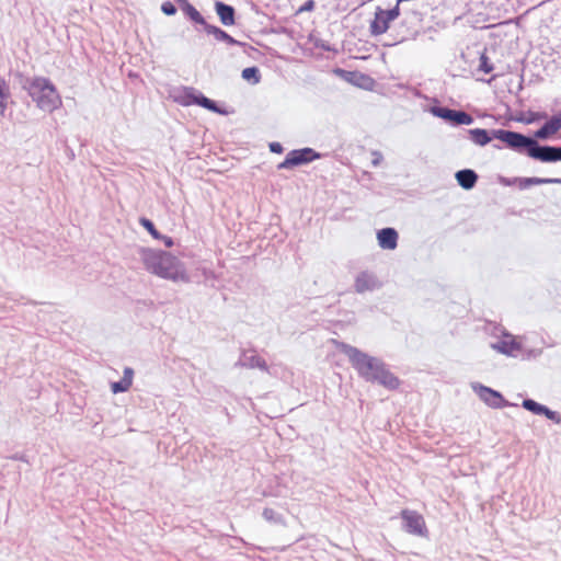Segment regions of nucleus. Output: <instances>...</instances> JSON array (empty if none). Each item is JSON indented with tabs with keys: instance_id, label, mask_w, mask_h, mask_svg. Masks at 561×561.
Instances as JSON below:
<instances>
[{
	"instance_id": "nucleus-1",
	"label": "nucleus",
	"mask_w": 561,
	"mask_h": 561,
	"mask_svg": "<svg viewBox=\"0 0 561 561\" xmlns=\"http://www.w3.org/2000/svg\"><path fill=\"white\" fill-rule=\"evenodd\" d=\"M337 347L348 357L354 369L366 381L377 382L390 390L399 387V379L387 369L385 363L379 358L345 343H339Z\"/></svg>"
},
{
	"instance_id": "nucleus-2",
	"label": "nucleus",
	"mask_w": 561,
	"mask_h": 561,
	"mask_svg": "<svg viewBox=\"0 0 561 561\" xmlns=\"http://www.w3.org/2000/svg\"><path fill=\"white\" fill-rule=\"evenodd\" d=\"M145 268L161 278L173 283L191 282V277L183 262L170 252L142 248L139 251Z\"/></svg>"
},
{
	"instance_id": "nucleus-3",
	"label": "nucleus",
	"mask_w": 561,
	"mask_h": 561,
	"mask_svg": "<svg viewBox=\"0 0 561 561\" xmlns=\"http://www.w3.org/2000/svg\"><path fill=\"white\" fill-rule=\"evenodd\" d=\"M494 136L513 149H527L529 157L542 162L557 161V147L539 146L536 140L515 131H495Z\"/></svg>"
},
{
	"instance_id": "nucleus-4",
	"label": "nucleus",
	"mask_w": 561,
	"mask_h": 561,
	"mask_svg": "<svg viewBox=\"0 0 561 561\" xmlns=\"http://www.w3.org/2000/svg\"><path fill=\"white\" fill-rule=\"evenodd\" d=\"M24 88L36 103L37 107L45 112H53L61 105V98L55 85L44 77H36L26 82Z\"/></svg>"
},
{
	"instance_id": "nucleus-5",
	"label": "nucleus",
	"mask_w": 561,
	"mask_h": 561,
	"mask_svg": "<svg viewBox=\"0 0 561 561\" xmlns=\"http://www.w3.org/2000/svg\"><path fill=\"white\" fill-rule=\"evenodd\" d=\"M401 518L403 520V529L415 536L427 537V528L423 516L411 510H403L401 512Z\"/></svg>"
},
{
	"instance_id": "nucleus-6",
	"label": "nucleus",
	"mask_w": 561,
	"mask_h": 561,
	"mask_svg": "<svg viewBox=\"0 0 561 561\" xmlns=\"http://www.w3.org/2000/svg\"><path fill=\"white\" fill-rule=\"evenodd\" d=\"M400 15V9L398 4L391 10L379 9L375 13V18L370 23V32L373 35H381L389 28L390 22L396 20Z\"/></svg>"
},
{
	"instance_id": "nucleus-7",
	"label": "nucleus",
	"mask_w": 561,
	"mask_h": 561,
	"mask_svg": "<svg viewBox=\"0 0 561 561\" xmlns=\"http://www.w3.org/2000/svg\"><path fill=\"white\" fill-rule=\"evenodd\" d=\"M431 113L436 117L453 123L454 125H471L473 123V117L463 111L434 106L431 108Z\"/></svg>"
},
{
	"instance_id": "nucleus-8",
	"label": "nucleus",
	"mask_w": 561,
	"mask_h": 561,
	"mask_svg": "<svg viewBox=\"0 0 561 561\" xmlns=\"http://www.w3.org/2000/svg\"><path fill=\"white\" fill-rule=\"evenodd\" d=\"M318 156L310 148L290 151L285 160L278 164V169H290L312 161Z\"/></svg>"
},
{
	"instance_id": "nucleus-9",
	"label": "nucleus",
	"mask_w": 561,
	"mask_h": 561,
	"mask_svg": "<svg viewBox=\"0 0 561 561\" xmlns=\"http://www.w3.org/2000/svg\"><path fill=\"white\" fill-rule=\"evenodd\" d=\"M472 389L479 398L491 408L499 409L506 404L502 394L489 387L477 383L472 385Z\"/></svg>"
},
{
	"instance_id": "nucleus-10",
	"label": "nucleus",
	"mask_w": 561,
	"mask_h": 561,
	"mask_svg": "<svg viewBox=\"0 0 561 561\" xmlns=\"http://www.w3.org/2000/svg\"><path fill=\"white\" fill-rule=\"evenodd\" d=\"M380 283L376 275L369 272H360L354 283L355 291L363 294L365 291H371L379 288Z\"/></svg>"
},
{
	"instance_id": "nucleus-11",
	"label": "nucleus",
	"mask_w": 561,
	"mask_h": 561,
	"mask_svg": "<svg viewBox=\"0 0 561 561\" xmlns=\"http://www.w3.org/2000/svg\"><path fill=\"white\" fill-rule=\"evenodd\" d=\"M237 365L244 368H259L261 370L268 371L265 359L253 352H243Z\"/></svg>"
},
{
	"instance_id": "nucleus-12",
	"label": "nucleus",
	"mask_w": 561,
	"mask_h": 561,
	"mask_svg": "<svg viewBox=\"0 0 561 561\" xmlns=\"http://www.w3.org/2000/svg\"><path fill=\"white\" fill-rule=\"evenodd\" d=\"M495 131H505L504 129H492L491 131L483 128H473L468 129L467 135L468 138L477 146L483 147L488 145L493 138L497 139L494 136Z\"/></svg>"
},
{
	"instance_id": "nucleus-13",
	"label": "nucleus",
	"mask_w": 561,
	"mask_h": 561,
	"mask_svg": "<svg viewBox=\"0 0 561 561\" xmlns=\"http://www.w3.org/2000/svg\"><path fill=\"white\" fill-rule=\"evenodd\" d=\"M378 244L385 250H394L398 244V232L393 228H383L377 233Z\"/></svg>"
},
{
	"instance_id": "nucleus-14",
	"label": "nucleus",
	"mask_w": 561,
	"mask_h": 561,
	"mask_svg": "<svg viewBox=\"0 0 561 561\" xmlns=\"http://www.w3.org/2000/svg\"><path fill=\"white\" fill-rule=\"evenodd\" d=\"M561 129V112L552 116L540 129L535 133L539 139H548Z\"/></svg>"
},
{
	"instance_id": "nucleus-15",
	"label": "nucleus",
	"mask_w": 561,
	"mask_h": 561,
	"mask_svg": "<svg viewBox=\"0 0 561 561\" xmlns=\"http://www.w3.org/2000/svg\"><path fill=\"white\" fill-rule=\"evenodd\" d=\"M523 407L535 414L546 415L549 420H552L557 423L560 422V417L557 412L549 410L546 405H542L531 399L524 400Z\"/></svg>"
},
{
	"instance_id": "nucleus-16",
	"label": "nucleus",
	"mask_w": 561,
	"mask_h": 561,
	"mask_svg": "<svg viewBox=\"0 0 561 561\" xmlns=\"http://www.w3.org/2000/svg\"><path fill=\"white\" fill-rule=\"evenodd\" d=\"M491 347L499 353L515 356L520 350V345L512 337L506 335L503 340L492 343Z\"/></svg>"
},
{
	"instance_id": "nucleus-17",
	"label": "nucleus",
	"mask_w": 561,
	"mask_h": 561,
	"mask_svg": "<svg viewBox=\"0 0 561 561\" xmlns=\"http://www.w3.org/2000/svg\"><path fill=\"white\" fill-rule=\"evenodd\" d=\"M216 13L220 20V22L225 26H231L236 23L234 21V9L231 5H228L224 2L217 1L215 3Z\"/></svg>"
},
{
	"instance_id": "nucleus-18",
	"label": "nucleus",
	"mask_w": 561,
	"mask_h": 561,
	"mask_svg": "<svg viewBox=\"0 0 561 561\" xmlns=\"http://www.w3.org/2000/svg\"><path fill=\"white\" fill-rule=\"evenodd\" d=\"M262 517L268 524L287 527L286 517L276 507L265 506L262 511Z\"/></svg>"
},
{
	"instance_id": "nucleus-19",
	"label": "nucleus",
	"mask_w": 561,
	"mask_h": 561,
	"mask_svg": "<svg viewBox=\"0 0 561 561\" xmlns=\"http://www.w3.org/2000/svg\"><path fill=\"white\" fill-rule=\"evenodd\" d=\"M134 370L130 367H125L123 378L119 381L111 383L113 393L126 392L133 385Z\"/></svg>"
},
{
	"instance_id": "nucleus-20",
	"label": "nucleus",
	"mask_w": 561,
	"mask_h": 561,
	"mask_svg": "<svg viewBox=\"0 0 561 561\" xmlns=\"http://www.w3.org/2000/svg\"><path fill=\"white\" fill-rule=\"evenodd\" d=\"M458 184L465 188L470 190L474 186L478 175L470 169L460 170L456 173Z\"/></svg>"
},
{
	"instance_id": "nucleus-21",
	"label": "nucleus",
	"mask_w": 561,
	"mask_h": 561,
	"mask_svg": "<svg viewBox=\"0 0 561 561\" xmlns=\"http://www.w3.org/2000/svg\"><path fill=\"white\" fill-rule=\"evenodd\" d=\"M204 30L208 33V34H211L214 35V37L217 39V41H220V42H226L228 43L229 45H239L240 43L234 39L233 37H231L228 33H226L225 31H222L221 28L215 26V25H210V24H205L204 26Z\"/></svg>"
},
{
	"instance_id": "nucleus-22",
	"label": "nucleus",
	"mask_w": 561,
	"mask_h": 561,
	"mask_svg": "<svg viewBox=\"0 0 561 561\" xmlns=\"http://www.w3.org/2000/svg\"><path fill=\"white\" fill-rule=\"evenodd\" d=\"M180 4L181 10L194 22L198 24H203L205 26L206 22L202 14L187 1V0H176Z\"/></svg>"
},
{
	"instance_id": "nucleus-23",
	"label": "nucleus",
	"mask_w": 561,
	"mask_h": 561,
	"mask_svg": "<svg viewBox=\"0 0 561 561\" xmlns=\"http://www.w3.org/2000/svg\"><path fill=\"white\" fill-rule=\"evenodd\" d=\"M10 98V87L3 78H0V117L5 115Z\"/></svg>"
},
{
	"instance_id": "nucleus-24",
	"label": "nucleus",
	"mask_w": 561,
	"mask_h": 561,
	"mask_svg": "<svg viewBox=\"0 0 561 561\" xmlns=\"http://www.w3.org/2000/svg\"><path fill=\"white\" fill-rule=\"evenodd\" d=\"M198 91L193 88H184L180 91V95L175 98L182 105L188 106L192 104H196Z\"/></svg>"
},
{
	"instance_id": "nucleus-25",
	"label": "nucleus",
	"mask_w": 561,
	"mask_h": 561,
	"mask_svg": "<svg viewBox=\"0 0 561 561\" xmlns=\"http://www.w3.org/2000/svg\"><path fill=\"white\" fill-rule=\"evenodd\" d=\"M196 104L199 105V106H203L211 112H215V113H222V111H220L216 103L214 101H211L210 99L204 96L202 93L198 92V95H197V101H196Z\"/></svg>"
},
{
	"instance_id": "nucleus-26",
	"label": "nucleus",
	"mask_w": 561,
	"mask_h": 561,
	"mask_svg": "<svg viewBox=\"0 0 561 561\" xmlns=\"http://www.w3.org/2000/svg\"><path fill=\"white\" fill-rule=\"evenodd\" d=\"M242 78L247 81H251L256 84L260 82V71L256 67L244 68L241 73Z\"/></svg>"
},
{
	"instance_id": "nucleus-27",
	"label": "nucleus",
	"mask_w": 561,
	"mask_h": 561,
	"mask_svg": "<svg viewBox=\"0 0 561 561\" xmlns=\"http://www.w3.org/2000/svg\"><path fill=\"white\" fill-rule=\"evenodd\" d=\"M546 183H561V179H541V178H527L524 179V187H527L529 185H538V184H546Z\"/></svg>"
},
{
	"instance_id": "nucleus-28",
	"label": "nucleus",
	"mask_w": 561,
	"mask_h": 561,
	"mask_svg": "<svg viewBox=\"0 0 561 561\" xmlns=\"http://www.w3.org/2000/svg\"><path fill=\"white\" fill-rule=\"evenodd\" d=\"M139 222L154 239L161 238V234L154 228V225L152 224L151 220H149L147 218H140Z\"/></svg>"
},
{
	"instance_id": "nucleus-29",
	"label": "nucleus",
	"mask_w": 561,
	"mask_h": 561,
	"mask_svg": "<svg viewBox=\"0 0 561 561\" xmlns=\"http://www.w3.org/2000/svg\"><path fill=\"white\" fill-rule=\"evenodd\" d=\"M479 70L483 71L484 73H490L493 70V65L490 62L485 54L480 56Z\"/></svg>"
},
{
	"instance_id": "nucleus-30",
	"label": "nucleus",
	"mask_w": 561,
	"mask_h": 561,
	"mask_svg": "<svg viewBox=\"0 0 561 561\" xmlns=\"http://www.w3.org/2000/svg\"><path fill=\"white\" fill-rule=\"evenodd\" d=\"M161 11L167 15H173L176 12V8L170 1H165L161 5Z\"/></svg>"
},
{
	"instance_id": "nucleus-31",
	"label": "nucleus",
	"mask_w": 561,
	"mask_h": 561,
	"mask_svg": "<svg viewBox=\"0 0 561 561\" xmlns=\"http://www.w3.org/2000/svg\"><path fill=\"white\" fill-rule=\"evenodd\" d=\"M270 149L272 152H276V153L283 152V147L279 142L270 144Z\"/></svg>"
},
{
	"instance_id": "nucleus-32",
	"label": "nucleus",
	"mask_w": 561,
	"mask_h": 561,
	"mask_svg": "<svg viewBox=\"0 0 561 561\" xmlns=\"http://www.w3.org/2000/svg\"><path fill=\"white\" fill-rule=\"evenodd\" d=\"M313 7H314L313 0H309L299 9V12L311 11L313 9Z\"/></svg>"
},
{
	"instance_id": "nucleus-33",
	"label": "nucleus",
	"mask_w": 561,
	"mask_h": 561,
	"mask_svg": "<svg viewBox=\"0 0 561 561\" xmlns=\"http://www.w3.org/2000/svg\"><path fill=\"white\" fill-rule=\"evenodd\" d=\"M159 240H162L168 248H171L173 245V240L170 237L161 236Z\"/></svg>"
},
{
	"instance_id": "nucleus-34",
	"label": "nucleus",
	"mask_w": 561,
	"mask_h": 561,
	"mask_svg": "<svg viewBox=\"0 0 561 561\" xmlns=\"http://www.w3.org/2000/svg\"><path fill=\"white\" fill-rule=\"evenodd\" d=\"M557 161H561V147H557Z\"/></svg>"
},
{
	"instance_id": "nucleus-35",
	"label": "nucleus",
	"mask_w": 561,
	"mask_h": 561,
	"mask_svg": "<svg viewBox=\"0 0 561 561\" xmlns=\"http://www.w3.org/2000/svg\"><path fill=\"white\" fill-rule=\"evenodd\" d=\"M379 162V159L374 160V164H377Z\"/></svg>"
}]
</instances>
